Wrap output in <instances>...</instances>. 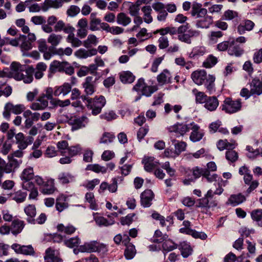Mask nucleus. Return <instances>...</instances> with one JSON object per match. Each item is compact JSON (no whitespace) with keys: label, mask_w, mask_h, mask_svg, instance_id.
I'll use <instances>...</instances> for the list:
<instances>
[{"label":"nucleus","mask_w":262,"mask_h":262,"mask_svg":"<svg viewBox=\"0 0 262 262\" xmlns=\"http://www.w3.org/2000/svg\"><path fill=\"white\" fill-rule=\"evenodd\" d=\"M27 193L23 192L21 190H18L10 194L12 199L18 203H22L25 201L27 197Z\"/></svg>","instance_id":"nucleus-49"},{"label":"nucleus","mask_w":262,"mask_h":262,"mask_svg":"<svg viewBox=\"0 0 262 262\" xmlns=\"http://www.w3.org/2000/svg\"><path fill=\"white\" fill-rule=\"evenodd\" d=\"M84 92L86 95L92 96L96 91V80L92 76H88L82 84Z\"/></svg>","instance_id":"nucleus-6"},{"label":"nucleus","mask_w":262,"mask_h":262,"mask_svg":"<svg viewBox=\"0 0 262 262\" xmlns=\"http://www.w3.org/2000/svg\"><path fill=\"white\" fill-rule=\"evenodd\" d=\"M34 177V167L31 166L25 167L20 176L21 180H32Z\"/></svg>","instance_id":"nucleus-41"},{"label":"nucleus","mask_w":262,"mask_h":262,"mask_svg":"<svg viewBox=\"0 0 262 262\" xmlns=\"http://www.w3.org/2000/svg\"><path fill=\"white\" fill-rule=\"evenodd\" d=\"M71 85L67 82L64 83L62 85L56 86L54 91L55 96H65L71 91Z\"/></svg>","instance_id":"nucleus-23"},{"label":"nucleus","mask_w":262,"mask_h":262,"mask_svg":"<svg viewBox=\"0 0 262 262\" xmlns=\"http://www.w3.org/2000/svg\"><path fill=\"white\" fill-rule=\"evenodd\" d=\"M97 241H93L85 243L79 247V250L82 252H95L96 249Z\"/></svg>","instance_id":"nucleus-40"},{"label":"nucleus","mask_w":262,"mask_h":262,"mask_svg":"<svg viewBox=\"0 0 262 262\" xmlns=\"http://www.w3.org/2000/svg\"><path fill=\"white\" fill-rule=\"evenodd\" d=\"M154 198V192L150 189H146L141 194V204L144 207H149Z\"/></svg>","instance_id":"nucleus-17"},{"label":"nucleus","mask_w":262,"mask_h":262,"mask_svg":"<svg viewBox=\"0 0 262 262\" xmlns=\"http://www.w3.org/2000/svg\"><path fill=\"white\" fill-rule=\"evenodd\" d=\"M67 197L62 194L56 199V208L59 212H61L68 207V203L67 202Z\"/></svg>","instance_id":"nucleus-36"},{"label":"nucleus","mask_w":262,"mask_h":262,"mask_svg":"<svg viewBox=\"0 0 262 262\" xmlns=\"http://www.w3.org/2000/svg\"><path fill=\"white\" fill-rule=\"evenodd\" d=\"M115 136L112 133L104 132L100 139V143L108 144L113 142Z\"/></svg>","instance_id":"nucleus-54"},{"label":"nucleus","mask_w":262,"mask_h":262,"mask_svg":"<svg viewBox=\"0 0 262 262\" xmlns=\"http://www.w3.org/2000/svg\"><path fill=\"white\" fill-rule=\"evenodd\" d=\"M47 69V66L45 63L43 62H38L36 65L35 68H34V72L33 74H34L35 78L36 79H41L43 77V73L46 71Z\"/></svg>","instance_id":"nucleus-38"},{"label":"nucleus","mask_w":262,"mask_h":262,"mask_svg":"<svg viewBox=\"0 0 262 262\" xmlns=\"http://www.w3.org/2000/svg\"><path fill=\"white\" fill-rule=\"evenodd\" d=\"M142 162L144 165V169L147 172L152 171L159 165V162L156 161L154 157L144 156Z\"/></svg>","instance_id":"nucleus-15"},{"label":"nucleus","mask_w":262,"mask_h":262,"mask_svg":"<svg viewBox=\"0 0 262 262\" xmlns=\"http://www.w3.org/2000/svg\"><path fill=\"white\" fill-rule=\"evenodd\" d=\"M24 211L28 216L27 221L31 224H35L34 217L36 214L35 206L34 205H28L25 207Z\"/></svg>","instance_id":"nucleus-30"},{"label":"nucleus","mask_w":262,"mask_h":262,"mask_svg":"<svg viewBox=\"0 0 262 262\" xmlns=\"http://www.w3.org/2000/svg\"><path fill=\"white\" fill-rule=\"evenodd\" d=\"M27 67L25 65H22L19 62H13L10 66V71L9 77L13 78L16 80L19 81L21 78V74Z\"/></svg>","instance_id":"nucleus-5"},{"label":"nucleus","mask_w":262,"mask_h":262,"mask_svg":"<svg viewBox=\"0 0 262 262\" xmlns=\"http://www.w3.org/2000/svg\"><path fill=\"white\" fill-rule=\"evenodd\" d=\"M88 21L86 18H82L80 19L77 23L76 27L77 36L80 39L84 38L88 35Z\"/></svg>","instance_id":"nucleus-12"},{"label":"nucleus","mask_w":262,"mask_h":262,"mask_svg":"<svg viewBox=\"0 0 262 262\" xmlns=\"http://www.w3.org/2000/svg\"><path fill=\"white\" fill-rule=\"evenodd\" d=\"M144 13L143 19L144 21L147 23L150 24L152 21V17L151 15L152 9L150 6H146L142 7L141 9Z\"/></svg>","instance_id":"nucleus-53"},{"label":"nucleus","mask_w":262,"mask_h":262,"mask_svg":"<svg viewBox=\"0 0 262 262\" xmlns=\"http://www.w3.org/2000/svg\"><path fill=\"white\" fill-rule=\"evenodd\" d=\"M192 93L195 96V100L196 103H204L209 97L204 92L199 91L196 89H194L192 90Z\"/></svg>","instance_id":"nucleus-50"},{"label":"nucleus","mask_w":262,"mask_h":262,"mask_svg":"<svg viewBox=\"0 0 262 262\" xmlns=\"http://www.w3.org/2000/svg\"><path fill=\"white\" fill-rule=\"evenodd\" d=\"M136 253L135 246L132 244L127 246L124 251V256L127 259H132Z\"/></svg>","instance_id":"nucleus-61"},{"label":"nucleus","mask_w":262,"mask_h":262,"mask_svg":"<svg viewBox=\"0 0 262 262\" xmlns=\"http://www.w3.org/2000/svg\"><path fill=\"white\" fill-rule=\"evenodd\" d=\"M242 103L241 99H232L227 97L221 105L222 111L229 114H232L241 110Z\"/></svg>","instance_id":"nucleus-2"},{"label":"nucleus","mask_w":262,"mask_h":262,"mask_svg":"<svg viewBox=\"0 0 262 262\" xmlns=\"http://www.w3.org/2000/svg\"><path fill=\"white\" fill-rule=\"evenodd\" d=\"M57 179L61 184H66L74 182L75 176L69 172H62L58 174Z\"/></svg>","instance_id":"nucleus-32"},{"label":"nucleus","mask_w":262,"mask_h":262,"mask_svg":"<svg viewBox=\"0 0 262 262\" xmlns=\"http://www.w3.org/2000/svg\"><path fill=\"white\" fill-rule=\"evenodd\" d=\"M223 35V33L220 31H211L208 35L209 42L211 44L216 43Z\"/></svg>","instance_id":"nucleus-52"},{"label":"nucleus","mask_w":262,"mask_h":262,"mask_svg":"<svg viewBox=\"0 0 262 262\" xmlns=\"http://www.w3.org/2000/svg\"><path fill=\"white\" fill-rule=\"evenodd\" d=\"M190 126V123H177L169 127L168 130L170 132H173L183 136L189 131Z\"/></svg>","instance_id":"nucleus-16"},{"label":"nucleus","mask_w":262,"mask_h":262,"mask_svg":"<svg viewBox=\"0 0 262 262\" xmlns=\"http://www.w3.org/2000/svg\"><path fill=\"white\" fill-rule=\"evenodd\" d=\"M217 204L216 201L210 202V200H207L206 198L203 197L197 200L195 206L197 208H209L215 207Z\"/></svg>","instance_id":"nucleus-35"},{"label":"nucleus","mask_w":262,"mask_h":262,"mask_svg":"<svg viewBox=\"0 0 262 262\" xmlns=\"http://www.w3.org/2000/svg\"><path fill=\"white\" fill-rule=\"evenodd\" d=\"M212 23L213 18L211 16L207 15V11L205 14L196 18L195 26L198 28L207 29Z\"/></svg>","instance_id":"nucleus-8"},{"label":"nucleus","mask_w":262,"mask_h":262,"mask_svg":"<svg viewBox=\"0 0 262 262\" xmlns=\"http://www.w3.org/2000/svg\"><path fill=\"white\" fill-rule=\"evenodd\" d=\"M8 163L4 168V171L6 173H10L14 172L15 169L18 168L21 164L23 161L21 159L13 158V156H8Z\"/></svg>","instance_id":"nucleus-10"},{"label":"nucleus","mask_w":262,"mask_h":262,"mask_svg":"<svg viewBox=\"0 0 262 262\" xmlns=\"http://www.w3.org/2000/svg\"><path fill=\"white\" fill-rule=\"evenodd\" d=\"M74 27L70 24H66L62 20H59L57 21L54 27V30L56 32H61L63 31L65 33L68 34L71 32V30Z\"/></svg>","instance_id":"nucleus-29"},{"label":"nucleus","mask_w":262,"mask_h":262,"mask_svg":"<svg viewBox=\"0 0 262 262\" xmlns=\"http://www.w3.org/2000/svg\"><path fill=\"white\" fill-rule=\"evenodd\" d=\"M177 248V245L170 239L167 238L163 242L162 249L164 255L166 254L165 252H169Z\"/></svg>","instance_id":"nucleus-47"},{"label":"nucleus","mask_w":262,"mask_h":262,"mask_svg":"<svg viewBox=\"0 0 262 262\" xmlns=\"http://www.w3.org/2000/svg\"><path fill=\"white\" fill-rule=\"evenodd\" d=\"M180 246L181 254L184 257H187L191 254L192 249L189 244L183 242L180 244Z\"/></svg>","instance_id":"nucleus-56"},{"label":"nucleus","mask_w":262,"mask_h":262,"mask_svg":"<svg viewBox=\"0 0 262 262\" xmlns=\"http://www.w3.org/2000/svg\"><path fill=\"white\" fill-rule=\"evenodd\" d=\"M246 200L244 195L241 194H232L228 199V202L233 206L237 205L243 202Z\"/></svg>","instance_id":"nucleus-51"},{"label":"nucleus","mask_w":262,"mask_h":262,"mask_svg":"<svg viewBox=\"0 0 262 262\" xmlns=\"http://www.w3.org/2000/svg\"><path fill=\"white\" fill-rule=\"evenodd\" d=\"M118 214L116 212L112 213L111 215H108V220L104 218L103 216L96 215L94 216V220L96 224L99 226H108L113 225L115 223V221L112 217L113 216L117 217Z\"/></svg>","instance_id":"nucleus-14"},{"label":"nucleus","mask_w":262,"mask_h":262,"mask_svg":"<svg viewBox=\"0 0 262 262\" xmlns=\"http://www.w3.org/2000/svg\"><path fill=\"white\" fill-rule=\"evenodd\" d=\"M7 107L11 110V112L15 114H19L23 112L25 107L23 104L13 105L11 103H7Z\"/></svg>","instance_id":"nucleus-62"},{"label":"nucleus","mask_w":262,"mask_h":262,"mask_svg":"<svg viewBox=\"0 0 262 262\" xmlns=\"http://www.w3.org/2000/svg\"><path fill=\"white\" fill-rule=\"evenodd\" d=\"M172 75L169 70L164 69L157 77V80L160 85H163L171 82Z\"/></svg>","instance_id":"nucleus-21"},{"label":"nucleus","mask_w":262,"mask_h":262,"mask_svg":"<svg viewBox=\"0 0 262 262\" xmlns=\"http://www.w3.org/2000/svg\"><path fill=\"white\" fill-rule=\"evenodd\" d=\"M97 51L96 49H91L86 50L83 48H80L75 52V56L80 59H85L96 55Z\"/></svg>","instance_id":"nucleus-20"},{"label":"nucleus","mask_w":262,"mask_h":262,"mask_svg":"<svg viewBox=\"0 0 262 262\" xmlns=\"http://www.w3.org/2000/svg\"><path fill=\"white\" fill-rule=\"evenodd\" d=\"M217 58L212 54L208 56L203 62V66L206 68H211L217 62Z\"/></svg>","instance_id":"nucleus-57"},{"label":"nucleus","mask_w":262,"mask_h":262,"mask_svg":"<svg viewBox=\"0 0 262 262\" xmlns=\"http://www.w3.org/2000/svg\"><path fill=\"white\" fill-rule=\"evenodd\" d=\"M174 63L180 67H185V68L188 70L190 69L193 66L191 61H186L185 58L182 56L176 58Z\"/></svg>","instance_id":"nucleus-59"},{"label":"nucleus","mask_w":262,"mask_h":262,"mask_svg":"<svg viewBox=\"0 0 262 262\" xmlns=\"http://www.w3.org/2000/svg\"><path fill=\"white\" fill-rule=\"evenodd\" d=\"M219 105V101L216 96H209L204 103V107L210 112L215 111Z\"/></svg>","instance_id":"nucleus-24"},{"label":"nucleus","mask_w":262,"mask_h":262,"mask_svg":"<svg viewBox=\"0 0 262 262\" xmlns=\"http://www.w3.org/2000/svg\"><path fill=\"white\" fill-rule=\"evenodd\" d=\"M107 25L106 23L101 22L100 19L96 17L95 13H93L90 15V30L92 31H99L102 29L105 31V26Z\"/></svg>","instance_id":"nucleus-11"},{"label":"nucleus","mask_w":262,"mask_h":262,"mask_svg":"<svg viewBox=\"0 0 262 262\" xmlns=\"http://www.w3.org/2000/svg\"><path fill=\"white\" fill-rule=\"evenodd\" d=\"M255 26V24L251 20L246 19L241 23L237 28L239 34H244L246 31H251Z\"/></svg>","instance_id":"nucleus-22"},{"label":"nucleus","mask_w":262,"mask_h":262,"mask_svg":"<svg viewBox=\"0 0 262 262\" xmlns=\"http://www.w3.org/2000/svg\"><path fill=\"white\" fill-rule=\"evenodd\" d=\"M201 7V4L198 3H194L192 6L191 14L192 16L195 17V18L198 16L205 14V12H207V9L202 8Z\"/></svg>","instance_id":"nucleus-45"},{"label":"nucleus","mask_w":262,"mask_h":262,"mask_svg":"<svg viewBox=\"0 0 262 262\" xmlns=\"http://www.w3.org/2000/svg\"><path fill=\"white\" fill-rule=\"evenodd\" d=\"M86 169L93 171L96 173H105L107 172V168L98 164H90L87 166Z\"/></svg>","instance_id":"nucleus-63"},{"label":"nucleus","mask_w":262,"mask_h":262,"mask_svg":"<svg viewBox=\"0 0 262 262\" xmlns=\"http://www.w3.org/2000/svg\"><path fill=\"white\" fill-rule=\"evenodd\" d=\"M207 77V73L204 70H196L193 72L191 75L192 81L198 85L203 84Z\"/></svg>","instance_id":"nucleus-13"},{"label":"nucleus","mask_w":262,"mask_h":262,"mask_svg":"<svg viewBox=\"0 0 262 262\" xmlns=\"http://www.w3.org/2000/svg\"><path fill=\"white\" fill-rule=\"evenodd\" d=\"M217 148L220 150H223L225 149L229 150L230 148H234L236 146V144L234 143H229L227 140H220L216 144Z\"/></svg>","instance_id":"nucleus-48"},{"label":"nucleus","mask_w":262,"mask_h":262,"mask_svg":"<svg viewBox=\"0 0 262 262\" xmlns=\"http://www.w3.org/2000/svg\"><path fill=\"white\" fill-rule=\"evenodd\" d=\"M99 42L98 38L94 34H89L87 38L83 41V46L86 48L96 46Z\"/></svg>","instance_id":"nucleus-46"},{"label":"nucleus","mask_w":262,"mask_h":262,"mask_svg":"<svg viewBox=\"0 0 262 262\" xmlns=\"http://www.w3.org/2000/svg\"><path fill=\"white\" fill-rule=\"evenodd\" d=\"M62 40V36L60 34H57L52 33L48 36L47 41L49 43L51 44L53 47H56L58 46Z\"/></svg>","instance_id":"nucleus-44"},{"label":"nucleus","mask_w":262,"mask_h":262,"mask_svg":"<svg viewBox=\"0 0 262 262\" xmlns=\"http://www.w3.org/2000/svg\"><path fill=\"white\" fill-rule=\"evenodd\" d=\"M90 104L88 105V108L92 110L93 115H97L101 112L102 107L106 104V100L104 96H96L93 99H90Z\"/></svg>","instance_id":"nucleus-4"},{"label":"nucleus","mask_w":262,"mask_h":262,"mask_svg":"<svg viewBox=\"0 0 262 262\" xmlns=\"http://www.w3.org/2000/svg\"><path fill=\"white\" fill-rule=\"evenodd\" d=\"M168 237L166 234H163L160 230L155 231L154 235L152 238V241L156 243H161Z\"/></svg>","instance_id":"nucleus-55"},{"label":"nucleus","mask_w":262,"mask_h":262,"mask_svg":"<svg viewBox=\"0 0 262 262\" xmlns=\"http://www.w3.org/2000/svg\"><path fill=\"white\" fill-rule=\"evenodd\" d=\"M89 122L88 118L85 116L71 118L69 121V124L71 126L72 131L76 130L85 127Z\"/></svg>","instance_id":"nucleus-7"},{"label":"nucleus","mask_w":262,"mask_h":262,"mask_svg":"<svg viewBox=\"0 0 262 262\" xmlns=\"http://www.w3.org/2000/svg\"><path fill=\"white\" fill-rule=\"evenodd\" d=\"M119 78L123 83H131L134 81L135 76L130 71H122L119 73Z\"/></svg>","instance_id":"nucleus-39"},{"label":"nucleus","mask_w":262,"mask_h":262,"mask_svg":"<svg viewBox=\"0 0 262 262\" xmlns=\"http://www.w3.org/2000/svg\"><path fill=\"white\" fill-rule=\"evenodd\" d=\"M34 72V69L32 67H27L23 73L21 74V78H20L19 81L22 80L25 83H31L33 80Z\"/></svg>","instance_id":"nucleus-28"},{"label":"nucleus","mask_w":262,"mask_h":262,"mask_svg":"<svg viewBox=\"0 0 262 262\" xmlns=\"http://www.w3.org/2000/svg\"><path fill=\"white\" fill-rule=\"evenodd\" d=\"M244 50L238 45H235L234 39L230 41V45L228 50V53L231 56H241L243 54Z\"/></svg>","instance_id":"nucleus-25"},{"label":"nucleus","mask_w":262,"mask_h":262,"mask_svg":"<svg viewBox=\"0 0 262 262\" xmlns=\"http://www.w3.org/2000/svg\"><path fill=\"white\" fill-rule=\"evenodd\" d=\"M45 262H63L59 252L51 247L47 248L44 256Z\"/></svg>","instance_id":"nucleus-9"},{"label":"nucleus","mask_w":262,"mask_h":262,"mask_svg":"<svg viewBox=\"0 0 262 262\" xmlns=\"http://www.w3.org/2000/svg\"><path fill=\"white\" fill-rule=\"evenodd\" d=\"M189 28L190 26L187 23L179 27V33L178 35V39L180 41L190 44L191 43V38L197 37L199 35L200 33L198 31L189 29Z\"/></svg>","instance_id":"nucleus-1"},{"label":"nucleus","mask_w":262,"mask_h":262,"mask_svg":"<svg viewBox=\"0 0 262 262\" xmlns=\"http://www.w3.org/2000/svg\"><path fill=\"white\" fill-rule=\"evenodd\" d=\"M190 126L192 127V132L189 137L190 140L193 142L200 141L204 135V133L199 130V126L194 122L191 123Z\"/></svg>","instance_id":"nucleus-18"},{"label":"nucleus","mask_w":262,"mask_h":262,"mask_svg":"<svg viewBox=\"0 0 262 262\" xmlns=\"http://www.w3.org/2000/svg\"><path fill=\"white\" fill-rule=\"evenodd\" d=\"M75 28H73L71 30V32L68 33V35L66 38V40L68 42L70 43L73 47H79L83 45L82 42L79 37H75L74 32L75 31Z\"/></svg>","instance_id":"nucleus-31"},{"label":"nucleus","mask_w":262,"mask_h":262,"mask_svg":"<svg viewBox=\"0 0 262 262\" xmlns=\"http://www.w3.org/2000/svg\"><path fill=\"white\" fill-rule=\"evenodd\" d=\"M73 53V50L70 47H67L64 49L62 48H59L55 49L53 52V54L57 55L59 56H62L64 55L70 56Z\"/></svg>","instance_id":"nucleus-58"},{"label":"nucleus","mask_w":262,"mask_h":262,"mask_svg":"<svg viewBox=\"0 0 262 262\" xmlns=\"http://www.w3.org/2000/svg\"><path fill=\"white\" fill-rule=\"evenodd\" d=\"M82 150L80 145L77 144L69 147L67 154L71 157H73L81 154Z\"/></svg>","instance_id":"nucleus-64"},{"label":"nucleus","mask_w":262,"mask_h":262,"mask_svg":"<svg viewBox=\"0 0 262 262\" xmlns=\"http://www.w3.org/2000/svg\"><path fill=\"white\" fill-rule=\"evenodd\" d=\"M215 77L212 75H208L207 78L206 79L205 83V88L210 94L215 91L214 81Z\"/></svg>","instance_id":"nucleus-43"},{"label":"nucleus","mask_w":262,"mask_h":262,"mask_svg":"<svg viewBox=\"0 0 262 262\" xmlns=\"http://www.w3.org/2000/svg\"><path fill=\"white\" fill-rule=\"evenodd\" d=\"M105 31L107 33H110L113 35H119L122 34L124 32V29L119 26L111 27L107 23L105 26Z\"/></svg>","instance_id":"nucleus-60"},{"label":"nucleus","mask_w":262,"mask_h":262,"mask_svg":"<svg viewBox=\"0 0 262 262\" xmlns=\"http://www.w3.org/2000/svg\"><path fill=\"white\" fill-rule=\"evenodd\" d=\"M116 21L118 24L125 27L130 24L132 19L126 14L121 12L117 14Z\"/></svg>","instance_id":"nucleus-42"},{"label":"nucleus","mask_w":262,"mask_h":262,"mask_svg":"<svg viewBox=\"0 0 262 262\" xmlns=\"http://www.w3.org/2000/svg\"><path fill=\"white\" fill-rule=\"evenodd\" d=\"M25 225L26 224L24 221L15 217L10 226L12 234L14 235H17L21 233Z\"/></svg>","instance_id":"nucleus-19"},{"label":"nucleus","mask_w":262,"mask_h":262,"mask_svg":"<svg viewBox=\"0 0 262 262\" xmlns=\"http://www.w3.org/2000/svg\"><path fill=\"white\" fill-rule=\"evenodd\" d=\"M57 190L55 186L54 180L49 179L41 188V192L44 194H52Z\"/></svg>","instance_id":"nucleus-26"},{"label":"nucleus","mask_w":262,"mask_h":262,"mask_svg":"<svg viewBox=\"0 0 262 262\" xmlns=\"http://www.w3.org/2000/svg\"><path fill=\"white\" fill-rule=\"evenodd\" d=\"M57 230L60 233L71 235L75 232L76 228L71 224L65 225L63 224H59L57 226Z\"/></svg>","instance_id":"nucleus-34"},{"label":"nucleus","mask_w":262,"mask_h":262,"mask_svg":"<svg viewBox=\"0 0 262 262\" xmlns=\"http://www.w3.org/2000/svg\"><path fill=\"white\" fill-rule=\"evenodd\" d=\"M250 88L252 94H254V95H260L262 94V82L258 79H253L250 83Z\"/></svg>","instance_id":"nucleus-33"},{"label":"nucleus","mask_w":262,"mask_h":262,"mask_svg":"<svg viewBox=\"0 0 262 262\" xmlns=\"http://www.w3.org/2000/svg\"><path fill=\"white\" fill-rule=\"evenodd\" d=\"M49 71L51 73H55L57 72H64L69 75H72L74 73V69L70 63L56 60L51 63Z\"/></svg>","instance_id":"nucleus-3"},{"label":"nucleus","mask_w":262,"mask_h":262,"mask_svg":"<svg viewBox=\"0 0 262 262\" xmlns=\"http://www.w3.org/2000/svg\"><path fill=\"white\" fill-rule=\"evenodd\" d=\"M243 179L245 183L249 185V188L247 190V193L248 194L250 193L252 191L256 189L259 185V183L257 180L252 181L253 176L250 174V172L245 176L243 177Z\"/></svg>","instance_id":"nucleus-27"},{"label":"nucleus","mask_w":262,"mask_h":262,"mask_svg":"<svg viewBox=\"0 0 262 262\" xmlns=\"http://www.w3.org/2000/svg\"><path fill=\"white\" fill-rule=\"evenodd\" d=\"M19 40V48L22 52L28 51L32 49L33 43L27 39V36L20 34Z\"/></svg>","instance_id":"nucleus-37"}]
</instances>
